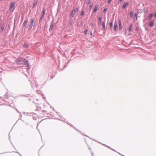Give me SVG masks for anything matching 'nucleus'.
<instances>
[{
  "instance_id": "72a5a7b5",
  "label": "nucleus",
  "mask_w": 156,
  "mask_h": 156,
  "mask_svg": "<svg viewBox=\"0 0 156 156\" xmlns=\"http://www.w3.org/2000/svg\"><path fill=\"white\" fill-rule=\"evenodd\" d=\"M112 1V0H108L107 2L108 3V4L110 3Z\"/></svg>"
},
{
  "instance_id": "dca6fc26",
  "label": "nucleus",
  "mask_w": 156,
  "mask_h": 156,
  "mask_svg": "<svg viewBox=\"0 0 156 156\" xmlns=\"http://www.w3.org/2000/svg\"><path fill=\"white\" fill-rule=\"evenodd\" d=\"M153 16V13H152L147 18L148 20H150L151 19Z\"/></svg>"
},
{
  "instance_id": "20e7f679",
  "label": "nucleus",
  "mask_w": 156,
  "mask_h": 156,
  "mask_svg": "<svg viewBox=\"0 0 156 156\" xmlns=\"http://www.w3.org/2000/svg\"><path fill=\"white\" fill-rule=\"evenodd\" d=\"M54 26V20H53L50 23V27L49 30L50 31L52 30Z\"/></svg>"
},
{
  "instance_id": "4c0bfd02",
  "label": "nucleus",
  "mask_w": 156,
  "mask_h": 156,
  "mask_svg": "<svg viewBox=\"0 0 156 156\" xmlns=\"http://www.w3.org/2000/svg\"><path fill=\"white\" fill-rule=\"evenodd\" d=\"M122 1L123 0H119V3H121Z\"/></svg>"
},
{
  "instance_id": "6e6552de",
  "label": "nucleus",
  "mask_w": 156,
  "mask_h": 156,
  "mask_svg": "<svg viewBox=\"0 0 156 156\" xmlns=\"http://www.w3.org/2000/svg\"><path fill=\"white\" fill-rule=\"evenodd\" d=\"M28 20L27 19H26L25 20V21L23 24V27H25L26 26L27 24L28 23Z\"/></svg>"
},
{
  "instance_id": "b1692460",
  "label": "nucleus",
  "mask_w": 156,
  "mask_h": 156,
  "mask_svg": "<svg viewBox=\"0 0 156 156\" xmlns=\"http://www.w3.org/2000/svg\"><path fill=\"white\" fill-rule=\"evenodd\" d=\"M101 17H99L98 18V21H99L98 24H100L101 23Z\"/></svg>"
},
{
  "instance_id": "49530a36",
  "label": "nucleus",
  "mask_w": 156,
  "mask_h": 156,
  "mask_svg": "<svg viewBox=\"0 0 156 156\" xmlns=\"http://www.w3.org/2000/svg\"><path fill=\"white\" fill-rule=\"evenodd\" d=\"M33 119H34V120H36V118H33Z\"/></svg>"
},
{
  "instance_id": "6ab92c4d",
  "label": "nucleus",
  "mask_w": 156,
  "mask_h": 156,
  "mask_svg": "<svg viewBox=\"0 0 156 156\" xmlns=\"http://www.w3.org/2000/svg\"><path fill=\"white\" fill-rule=\"evenodd\" d=\"M130 17L131 18H132L133 16V12H129Z\"/></svg>"
},
{
  "instance_id": "09e8293b",
  "label": "nucleus",
  "mask_w": 156,
  "mask_h": 156,
  "mask_svg": "<svg viewBox=\"0 0 156 156\" xmlns=\"http://www.w3.org/2000/svg\"><path fill=\"white\" fill-rule=\"evenodd\" d=\"M111 150H112L113 148H112L110 147V148H109Z\"/></svg>"
},
{
  "instance_id": "a18cd8bd",
  "label": "nucleus",
  "mask_w": 156,
  "mask_h": 156,
  "mask_svg": "<svg viewBox=\"0 0 156 156\" xmlns=\"http://www.w3.org/2000/svg\"><path fill=\"white\" fill-rule=\"evenodd\" d=\"M112 150H113V151H115V152H116V151H115V150L114 149H112Z\"/></svg>"
},
{
  "instance_id": "9d476101",
  "label": "nucleus",
  "mask_w": 156,
  "mask_h": 156,
  "mask_svg": "<svg viewBox=\"0 0 156 156\" xmlns=\"http://www.w3.org/2000/svg\"><path fill=\"white\" fill-rule=\"evenodd\" d=\"M45 11H46L45 9V8L43 7V10H42V13L41 14V16H44Z\"/></svg>"
},
{
  "instance_id": "4be33fe9",
  "label": "nucleus",
  "mask_w": 156,
  "mask_h": 156,
  "mask_svg": "<svg viewBox=\"0 0 156 156\" xmlns=\"http://www.w3.org/2000/svg\"><path fill=\"white\" fill-rule=\"evenodd\" d=\"M88 31V30L87 29H86L84 30V34L85 35H87Z\"/></svg>"
},
{
  "instance_id": "a878e982",
  "label": "nucleus",
  "mask_w": 156,
  "mask_h": 156,
  "mask_svg": "<svg viewBox=\"0 0 156 156\" xmlns=\"http://www.w3.org/2000/svg\"><path fill=\"white\" fill-rule=\"evenodd\" d=\"M24 47H25L26 48H27L29 47V45L27 43H25L24 44Z\"/></svg>"
},
{
  "instance_id": "37998d69",
  "label": "nucleus",
  "mask_w": 156,
  "mask_h": 156,
  "mask_svg": "<svg viewBox=\"0 0 156 156\" xmlns=\"http://www.w3.org/2000/svg\"><path fill=\"white\" fill-rule=\"evenodd\" d=\"M91 154L92 156H94V154L92 153H91Z\"/></svg>"
},
{
  "instance_id": "c756f323",
  "label": "nucleus",
  "mask_w": 156,
  "mask_h": 156,
  "mask_svg": "<svg viewBox=\"0 0 156 156\" xmlns=\"http://www.w3.org/2000/svg\"><path fill=\"white\" fill-rule=\"evenodd\" d=\"M92 7H93V5H90L89 7V10H90V9L92 8Z\"/></svg>"
},
{
  "instance_id": "7c9ffc66",
  "label": "nucleus",
  "mask_w": 156,
  "mask_h": 156,
  "mask_svg": "<svg viewBox=\"0 0 156 156\" xmlns=\"http://www.w3.org/2000/svg\"><path fill=\"white\" fill-rule=\"evenodd\" d=\"M107 8H105L103 10V12L105 13H106L107 11Z\"/></svg>"
},
{
  "instance_id": "39448f33",
  "label": "nucleus",
  "mask_w": 156,
  "mask_h": 156,
  "mask_svg": "<svg viewBox=\"0 0 156 156\" xmlns=\"http://www.w3.org/2000/svg\"><path fill=\"white\" fill-rule=\"evenodd\" d=\"M113 20L112 21H110L109 23V25L110 26L109 29L111 30H112V27H113Z\"/></svg>"
},
{
  "instance_id": "f3484780",
  "label": "nucleus",
  "mask_w": 156,
  "mask_h": 156,
  "mask_svg": "<svg viewBox=\"0 0 156 156\" xmlns=\"http://www.w3.org/2000/svg\"><path fill=\"white\" fill-rule=\"evenodd\" d=\"M133 25V24L132 23L130 24L129 30V32H130L132 31V27Z\"/></svg>"
},
{
  "instance_id": "e433bc0d",
  "label": "nucleus",
  "mask_w": 156,
  "mask_h": 156,
  "mask_svg": "<svg viewBox=\"0 0 156 156\" xmlns=\"http://www.w3.org/2000/svg\"><path fill=\"white\" fill-rule=\"evenodd\" d=\"M103 145H104L105 146L108 147V148H110V147L109 146H107V145H106V144H103Z\"/></svg>"
},
{
  "instance_id": "a19ab883",
  "label": "nucleus",
  "mask_w": 156,
  "mask_h": 156,
  "mask_svg": "<svg viewBox=\"0 0 156 156\" xmlns=\"http://www.w3.org/2000/svg\"><path fill=\"white\" fill-rule=\"evenodd\" d=\"M5 97L6 98H8V95L7 94H6L5 95Z\"/></svg>"
},
{
  "instance_id": "5fc2aeb1",
  "label": "nucleus",
  "mask_w": 156,
  "mask_h": 156,
  "mask_svg": "<svg viewBox=\"0 0 156 156\" xmlns=\"http://www.w3.org/2000/svg\"><path fill=\"white\" fill-rule=\"evenodd\" d=\"M18 153L20 154V155L21 156H22L18 152Z\"/></svg>"
},
{
  "instance_id": "bb28decb",
  "label": "nucleus",
  "mask_w": 156,
  "mask_h": 156,
  "mask_svg": "<svg viewBox=\"0 0 156 156\" xmlns=\"http://www.w3.org/2000/svg\"><path fill=\"white\" fill-rule=\"evenodd\" d=\"M143 10L141 9H139L138 10L137 12L138 13H141L142 12Z\"/></svg>"
},
{
  "instance_id": "412c9836",
  "label": "nucleus",
  "mask_w": 156,
  "mask_h": 156,
  "mask_svg": "<svg viewBox=\"0 0 156 156\" xmlns=\"http://www.w3.org/2000/svg\"><path fill=\"white\" fill-rule=\"evenodd\" d=\"M23 114L25 115H28V114H35V113H26V112H24V113H23Z\"/></svg>"
},
{
  "instance_id": "9b49d317",
  "label": "nucleus",
  "mask_w": 156,
  "mask_h": 156,
  "mask_svg": "<svg viewBox=\"0 0 156 156\" xmlns=\"http://www.w3.org/2000/svg\"><path fill=\"white\" fill-rule=\"evenodd\" d=\"M118 27V24L117 22H115L114 24V30L115 31H116L117 29V28Z\"/></svg>"
},
{
  "instance_id": "cd10ccee",
  "label": "nucleus",
  "mask_w": 156,
  "mask_h": 156,
  "mask_svg": "<svg viewBox=\"0 0 156 156\" xmlns=\"http://www.w3.org/2000/svg\"><path fill=\"white\" fill-rule=\"evenodd\" d=\"M69 62H70V61H69V62L65 64L64 66V68H66V67L67 66V65L69 64Z\"/></svg>"
},
{
  "instance_id": "8fccbe9b",
  "label": "nucleus",
  "mask_w": 156,
  "mask_h": 156,
  "mask_svg": "<svg viewBox=\"0 0 156 156\" xmlns=\"http://www.w3.org/2000/svg\"><path fill=\"white\" fill-rule=\"evenodd\" d=\"M17 112H18V113H20V114H21L20 112H19L18 111H17Z\"/></svg>"
},
{
  "instance_id": "de8ad7c7",
  "label": "nucleus",
  "mask_w": 156,
  "mask_h": 156,
  "mask_svg": "<svg viewBox=\"0 0 156 156\" xmlns=\"http://www.w3.org/2000/svg\"><path fill=\"white\" fill-rule=\"evenodd\" d=\"M22 117V115H20V117Z\"/></svg>"
},
{
  "instance_id": "7ed1b4c3",
  "label": "nucleus",
  "mask_w": 156,
  "mask_h": 156,
  "mask_svg": "<svg viewBox=\"0 0 156 156\" xmlns=\"http://www.w3.org/2000/svg\"><path fill=\"white\" fill-rule=\"evenodd\" d=\"M31 23L29 25V30H31L32 27L34 23V20L33 19L30 20Z\"/></svg>"
},
{
  "instance_id": "79ce46f5",
  "label": "nucleus",
  "mask_w": 156,
  "mask_h": 156,
  "mask_svg": "<svg viewBox=\"0 0 156 156\" xmlns=\"http://www.w3.org/2000/svg\"><path fill=\"white\" fill-rule=\"evenodd\" d=\"M154 16L156 17V12H155V14L154 15Z\"/></svg>"
},
{
  "instance_id": "c9c22d12",
  "label": "nucleus",
  "mask_w": 156,
  "mask_h": 156,
  "mask_svg": "<svg viewBox=\"0 0 156 156\" xmlns=\"http://www.w3.org/2000/svg\"><path fill=\"white\" fill-rule=\"evenodd\" d=\"M57 114V115L59 116L60 117V115H61V114L59 112H56Z\"/></svg>"
},
{
  "instance_id": "2f4dec72",
  "label": "nucleus",
  "mask_w": 156,
  "mask_h": 156,
  "mask_svg": "<svg viewBox=\"0 0 156 156\" xmlns=\"http://www.w3.org/2000/svg\"><path fill=\"white\" fill-rule=\"evenodd\" d=\"M43 17L44 16H41V17L40 18V20H39V23L41 22V21L43 19Z\"/></svg>"
},
{
  "instance_id": "0eeeda50",
  "label": "nucleus",
  "mask_w": 156,
  "mask_h": 156,
  "mask_svg": "<svg viewBox=\"0 0 156 156\" xmlns=\"http://www.w3.org/2000/svg\"><path fill=\"white\" fill-rule=\"evenodd\" d=\"M99 5H96L93 11V13H95L96 12L97 10V9L98 8Z\"/></svg>"
},
{
  "instance_id": "ddd939ff",
  "label": "nucleus",
  "mask_w": 156,
  "mask_h": 156,
  "mask_svg": "<svg viewBox=\"0 0 156 156\" xmlns=\"http://www.w3.org/2000/svg\"><path fill=\"white\" fill-rule=\"evenodd\" d=\"M105 22H103L102 24V29L103 30H105Z\"/></svg>"
},
{
  "instance_id": "603ef678",
  "label": "nucleus",
  "mask_w": 156,
  "mask_h": 156,
  "mask_svg": "<svg viewBox=\"0 0 156 156\" xmlns=\"http://www.w3.org/2000/svg\"><path fill=\"white\" fill-rule=\"evenodd\" d=\"M145 29L146 30H148V29H147V28H146Z\"/></svg>"
},
{
  "instance_id": "f704fd0d",
  "label": "nucleus",
  "mask_w": 156,
  "mask_h": 156,
  "mask_svg": "<svg viewBox=\"0 0 156 156\" xmlns=\"http://www.w3.org/2000/svg\"><path fill=\"white\" fill-rule=\"evenodd\" d=\"M90 34L91 36H92L93 35V32L92 31H90Z\"/></svg>"
},
{
  "instance_id": "6e6d98bb",
  "label": "nucleus",
  "mask_w": 156,
  "mask_h": 156,
  "mask_svg": "<svg viewBox=\"0 0 156 156\" xmlns=\"http://www.w3.org/2000/svg\"><path fill=\"white\" fill-rule=\"evenodd\" d=\"M122 156H124V155H122Z\"/></svg>"
},
{
  "instance_id": "2eb2a0df",
  "label": "nucleus",
  "mask_w": 156,
  "mask_h": 156,
  "mask_svg": "<svg viewBox=\"0 0 156 156\" xmlns=\"http://www.w3.org/2000/svg\"><path fill=\"white\" fill-rule=\"evenodd\" d=\"M129 4V3L128 2H126L125 3L122 5V8L123 9H124L125 8H126V6L128 5Z\"/></svg>"
},
{
  "instance_id": "473e14b6",
  "label": "nucleus",
  "mask_w": 156,
  "mask_h": 156,
  "mask_svg": "<svg viewBox=\"0 0 156 156\" xmlns=\"http://www.w3.org/2000/svg\"><path fill=\"white\" fill-rule=\"evenodd\" d=\"M4 26H2L1 27V30H2V31H4Z\"/></svg>"
},
{
  "instance_id": "423d86ee",
  "label": "nucleus",
  "mask_w": 156,
  "mask_h": 156,
  "mask_svg": "<svg viewBox=\"0 0 156 156\" xmlns=\"http://www.w3.org/2000/svg\"><path fill=\"white\" fill-rule=\"evenodd\" d=\"M119 29L120 30H122V22H121V19H120L119 20Z\"/></svg>"
},
{
  "instance_id": "5701e85b",
  "label": "nucleus",
  "mask_w": 156,
  "mask_h": 156,
  "mask_svg": "<svg viewBox=\"0 0 156 156\" xmlns=\"http://www.w3.org/2000/svg\"><path fill=\"white\" fill-rule=\"evenodd\" d=\"M80 15L83 16L84 15V12L83 10H82L81 12V13L80 14Z\"/></svg>"
},
{
  "instance_id": "58836bf2",
  "label": "nucleus",
  "mask_w": 156,
  "mask_h": 156,
  "mask_svg": "<svg viewBox=\"0 0 156 156\" xmlns=\"http://www.w3.org/2000/svg\"><path fill=\"white\" fill-rule=\"evenodd\" d=\"M42 112H43V113H46L47 112V111H45V110H43L42 111Z\"/></svg>"
},
{
  "instance_id": "4d7b16f0",
  "label": "nucleus",
  "mask_w": 156,
  "mask_h": 156,
  "mask_svg": "<svg viewBox=\"0 0 156 156\" xmlns=\"http://www.w3.org/2000/svg\"><path fill=\"white\" fill-rule=\"evenodd\" d=\"M53 111H54V108H53Z\"/></svg>"
},
{
  "instance_id": "864d4df0",
  "label": "nucleus",
  "mask_w": 156,
  "mask_h": 156,
  "mask_svg": "<svg viewBox=\"0 0 156 156\" xmlns=\"http://www.w3.org/2000/svg\"><path fill=\"white\" fill-rule=\"evenodd\" d=\"M144 17H145V15L144 16Z\"/></svg>"
},
{
  "instance_id": "c03bdc74",
  "label": "nucleus",
  "mask_w": 156,
  "mask_h": 156,
  "mask_svg": "<svg viewBox=\"0 0 156 156\" xmlns=\"http://www.w3.org/2000/svg\"><path fill=\"white\" fill-rule=\"evenodd\" d=\"M31 87H32L33 89H34V87L33 86V85H31Z\"/></svg>"
},
{
  "instance_id": "c85d7f7f",
  "label": "nucleus",
  "mask_w": 156,
  "mask_h": 156,
  "mask_svg": "<svg viewBox=\"0 0 156 156\" xmlns=\"http://www.w3.org/2000/svg\"><path fill=\"white\" fill-rule=\"evenodd\" d=\"M147 20H148L147 18L144 19L143 20V22L145 23L146 21H147Z\"/></svg>"
},
{
  "instance_id": "4468645a",
  "label": "nucleus",
  "mask_w": 156,
  "mask_h": 156,
  "mask_svg": "<svg viewBox=\"0 0 156 156\" xmlns=\"http://www.w3.org/2000/svg\"><path fill=\"white\" fill-rule=\"evenodd\" d=\"M15 5V3L14 2H12L10 5V9H12L14 7Z\"/></svg>"
},
{
  "instance_id": "f8f14e48",
  "label": "nucleus",
  "mask_w": 156,
  "mask_h": 156,
  "mask_svg": "<svg viewBox=\"0 0 156 156\" xmlns=\"http://www.w3.org/2000/svg\"><path fill=\"white\" fill-rule=\"evenodd\" d=\"M38 0H34L33 2V7L34 8L36 5L37 4V2H38Z\"/></svg>"
},
{
  "instance_id": "3c124183",
  "label": "nucleus",
  "mask_w": 156,
  "mask_h": 156,
  "mask_svg": "<svg viewBox=\"0 0 156 156\" xmlns=\"http://www.w3.org/2000/svg\"><path fill=\"white\" fill-rule=\"evenodd\" d=\"M83 23V22H81V25H82V24Z\"/></svg>"
},
{
  "instance_id": "1a4fd4ad",
  "label": "nucleus",
  "mask_w": 156,
  "mask_h": 156,
  "mask_svg": "<svg viewBox=\"0 0 156 156\" xmlns=\"http://www.w3.org/2000/svg\"><path fill=\"white\" fill-rule=\"evenodd\" d=\"M154 20H151L149 23V25L151 27H152L154 24Z\"/></svg>"
},
{
  "instance_id": "ea45409f",
  "label": "nucleus",
  "mask_w": 156,
  "mask_h": 156,
  "mask_svg": "<svg viewBox=\"0 0 156 156\" xmlns=\"http://www.w3.org/2000/svg\"><path fill=\"white\" fill-rule=\"evenodd\" d=\"M80 132L83 136H85V135L83 134L82 133H81V132ZM85 136H87V137H88V136H87V135H86Z\"/></svg>"
},
{
  "instance_id": "aec40b11",
  "label": "nucleus",
  "mask_w": 156,
  "mask_h": 156,
  "mask_svg": "<svg viewBox=\"0 0 156 156\" xmlns=\"http://www.w3.org/2000/svg\"><path fill=\"white\" fill-rule=\"evenodd\" d=\"M135 18H136V20H137L138 19V15L136 13H135L134 14V19H135Z\"/></svg>"
},
{
  "instance_id": "393cba45",
  "label": "nucleus",
  "mask_w": 156,
  "mask_h": 156,
  "mask_svg": "<svg viewBox=\"0 0 156 156\" xmlns=\"http://www.w3.org/2000/svg\"><path fill=\"white\" fill-rule=\"evenodd\" d=\"M85 2L87 4H89L90 2V0H86Z\"/></svg>"
},
{
  "instance_id": "f03ea898",
  "label": "nucleus",
  "mask_w": 156,
  "mask_h": 156,
  "mask_svg": "<svg viewBox=\"0 0 156 156\" xmlns=\"http://www.w3.org/2000/svg\"><path fill=\"white\" fill-rule=\"evenodd\" d=\"M78 10L79 9L77 7L74 9L73 10H72L70 13V14L71 15L72 17H74V14L76 12H77L78 11Z\"/></svg>"
},
{
  "instance_id": "a211bd4d",
  "label": "nucleus",
  "mask_w": 156,
  "mask_h": 156,
  "mask_svg": "<svg viewBox=\"0 0 156 156\" xmlns=\"http://www.w3.org/2000/svg\"><path fill=\"white\" fill-rule=\"evenodd\" d=\"M148 11V9L147 8H144V13H146Z\"/></svg>"
},
{
  "instance_id": "f257e3e1",
  "label": "nucleus",
  "mask_w": 156,
  "mask_h": 156,
  "mask_svg": "<svg viewBox=\"0 0 156 156\" xmlns=\"http://www.w3.org/2000/svg\"><path fill=\"white\" fill-rule=\"evenodd\" d=\"M16 63L17 64L19 65L23 64L26 66V67H27V68H29L30 66L29 64L28 61L25 58L22 57H19L16 59Z\"/></svg>"
}]
</instances>
